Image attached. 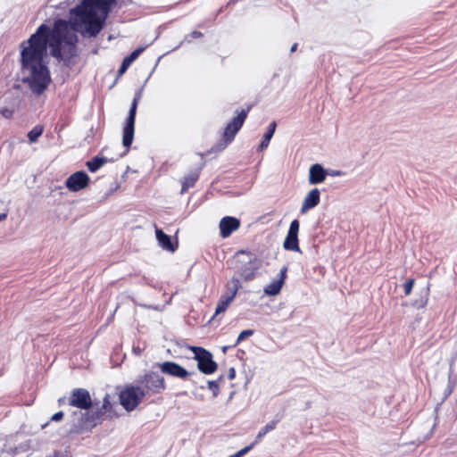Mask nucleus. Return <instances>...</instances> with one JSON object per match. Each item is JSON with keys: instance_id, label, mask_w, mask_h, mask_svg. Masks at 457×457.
Here are the masks:
<instances>
[{"instance_id": "ea45409f", "label": "nucleus", "mask_w": 457, "mask_h": 457, "mask_svg": "<svg viewBox=\"0 0 457 457\" xmlns=\"http://www.w3.org/2000/svg\"><path fill=\"white\" fill-rule=\"evenodd\" d=\"M62 403V398L59 399V403Z\"/></svg>"}, {"instance_id": "c9c22d12", "label": "nucleus", "mask_w": 457, "mask_h": 457, "mask_svg": "<svg viewBox=\"0 0 457 457\" xmlns=\"http://www.w3.org/2000/svg\"><path fill=\"white\" fill-rule=\"evenodd\" d=\"M329 174L332 176H340V175H342V172L340 170H333V171L329 172Z\"/></svg>"}, {"instance_id": "cd10ccee", "label": "nucleus", "mask_w": 457, "mask_h": 457, "mask_svg": "<svg viewBox=\"0 0 457 457\" xmlns=\"http://www.w3.org/2000/svg\"><path fill=\"white\" fill-rule=\"evenodd\" d=\"M144 50H145V47H138L137 49L134 50L129 56H127L125 58L132 63L144 52Z\"/></svg>"}, {"instance_id": "20e7f679", "label": "nucleus", "mask_w": 457, "mask_h": 457, "mask_svg": "<svg viewBox=\"0 0 457 457\" xmlns=\"http://www.w3.org/2000/svg\"><path fill=\"white\" fill-rule=\"evenodd\" d=\"M136 383L144 389L145 395H157L166 388L164 378L154 371H148L139 376Z\"/></svg>"}, {"instance_id": "393cba45", "label": "nucleus", "mask_w": 457, "mask_h": 457, "mask_svg": "<svg viewBox=\"0 0 457 457\" xmlns=\"http://www.w3.org/2000/svg\"><path fill=\"white\" fill-rule=\"evenodd\" d=\"M222 379V377H220L218 380H209L208 387L212 391L213 396H217L219 395V384L218 382Z\"/></svg>"}, {"instance_id": "473e14b6", "label": "nucleus", "mask_w": 457, "mask_h": 457, "mask_svg": "<svg viewBox=\"0 0 457 457\" xmlns=\"http://www.w3.org/2000/svg\"><path fill=\"white\" fill-rule=\"evenodd\" d=\"M236 377V371L234 368H230L228 370V378L229 380L234 379Z\"/></svg>"}, {"instance_id": "aec40b11", "label": "nucleus", "mask_w": 457, "mask_h": 457, "mask_svg": "<svg viewBox=\"0 0 457 457\" xmlns=\"http://www.w3.org/2000/svg\"><path fill=\"white\" fill-rule=\"evenodd\" d=\"M276 122L275 121H272L271 123H270L269 125V128H268V130L267 132L264 134L263 136V139L262 140L260 145H259V150L262 151L264 149H266L270 144V139L272 138L274 133H275V130H276Z\"/></svg>"}, {"instance_id": "7c9ffc66", "label": "nucleus", "mask_w": 457, "mask_h": 457, "mask_svg": "<svg viewBox=\"0 0 457 457\" xmlns=\"http://www.w3.org/2000/svg\"><path fill=\"white\" fill-rule=\"evenodd\" d=\"M427 303V299H420L413 303V306L417 309L423 308Z\"/></svg>"}, {"instance_id": "423d86ee", "label": "nucleus", "mask_w": 457, "mask_h": 457, "mask_svg": "<svg viewBox=\"0 0 457 457\" xmlns=\"http://www.w3.org/2000/svg\"><path fill=\"white\" fill-rule=\"evenodd\" d=\"M190 350L195 354L197 368L202 373L210 375L217 370L218 364L213 361L212 354L209 351L200 346H191Z\"/></svg>"}, {"instance_id": "72a5a7b5", "label": "nucleus", "mask_w": 457, "mask_h": 457, "mask_svg": "<svg viewBox=\"0 0 457 457\" xmlns=\"http://www.w3.org/2000/svg\"><path fill=\"white\" fill-rule=\"evenodd\" d=\"M190 36L194 38H197L203 36V34L199 31H193Z\"/></svg>"}, {"instance_id": "e433bc0d", "label": "nucleus", "mask_w": 457, "mask_h": 457, "mask_svg": "<svg viewBox=\"0 0 457 457\" xmlns=\"http://www.w3.org/2000/svg\"><path fill=\"white\" fill-rule=\"evenodd\" d=\"M3 115H4L5 117H8V115L11 113V112L7 109H4L3 112H2Z\"/></svg>"}, {"instance_id": "6ab92c4d", "label": "nucleus", "mask_w": 457, "mask_h": 457, "mask_svg": "<svg viewBox=\"0 0 457 457\" xmlns=\"http://www.w3.org/2000/svg\"><path fill=\"white\" fill-rule=\"evenodd\" d=\"M109 161L106 157L96 156L92 160L87 161L86 165L90 172H96Z\"/></svg>"}, {"instance_id": "5701e85b", "label": "nucleus", "mask_w": 457, "mask_h": 457, "mask_svg": "<svg viewBox=\"0 0 457 457\" xmlns=\"http://www.w3.org/2000/svg\"><path fill=\"white\" fill-rule=\"evenodd\" d=\"M232 302H233V300L231 299V297H228L225 295H221V297L217 304L214 315L216 316L220 313H223L228 309V307L230 305V303Z\"/></svg>"}, {"instance_id": "c85d7f7f", "label": "nucleus", "mask_w": 457, "mask_h": 457, "mask_svg": "<svg viewBox=\"0 0 457 457\" xmlns=\"http://www.w3.org/2000/svg\"><path fill=\"white\" fill-rule=\"evenodd\" d=\"M414 283H415V280L413 278H410L404 283L403 287H404V294L406 295H409L411 293Z\"/></svg>"}, {"instance_id": "dca6fc26", "label": "nucleus", "mask_w": 457, "mask_h": 457, "mask_svg": "<svg viewBox=\"0 0 457 457\" xmlns=\"http://www.w3.org/2000/svg\"><path fill=\"white\" fill-rule=\"evenodd\" d=\"M286 272H287V268L284 267L280 271V275H281L280 278L272 281L271 283H270L269 285H267L264 287L263 291H264L265 295L273 296V295H277L280 292L283 283H284V280H285V278H286Z\"/></svg>"}, {"instance_id": "6e6552de", "label": "nucleus", "mask_w": 457, "mask_h": 457, "mask_svg": "<svg viewBox=\"0 0 457 457\" xmlns=\"http://www.w3.org/2000/svg\"><path fill=\"white\" fill-rule=\"evenodd\" d=\"M248 112H249V109L241 110V112L237 114V116L235 117L230 122H228L227 124V126L224 129V133H223V138H224L226 145H228L233 141L235 136L242 128V126L247 117Z\"/></svg>"}, {"instance_id": "9d476101", "label": "nucleus", "mask_w": 457, "mask_h": 457, "mask_svg": "<svg viewBox=\"0 0 457 457\" xmlns=\"http://www.w3.org/2000/svg\"><path fill=\"white\" fill-rule=\"evenodd\" d=\"M89 177L85 171L71 174L65 181L66 187L71 192H78L87 187Z\"/></svg>"}, {"instance_id": "39448f33", "label": "nucleus", "mask_w": 457, "mask_h": 457, "mask_svg": "<svg viewBox=\"0 0 457 457\" xmlns=\"http://www.w3.org/2000/svg\"><path fill=\"white\" fill-rule=\"evenodd\" d=\"M141 95H142V90H139L135 94L133 101L131 103L129 112V115L126 119L125 125L123 128L122 145L127 148L131 145L133 138H134L135 119H136L137 104L141 98Z\"/></svg>"}, {"instance_id": "4be33fe9", "label": "nucleus", "mask_w": 457, "mask_h": 457, "mask_svg": "<svg viewBox=\"0 0 457 457\" xmlns=\"http://www.w3.org/2000/svg\"><path fill=\"white\" fill-rule=\"evenodd\" d=\"M278 422V420H271L270 422L267 423L257 434L254 442L258 444L261 442V440L265 436L266 434L269 432L274 430L276 428L277 423Z\"/></svg>"}, {"instance_id": "a19ab883", "label": "nucleus", "mask_w": 457, "mask_h": 457, "mask_svg": "<svg viewBox=\"0 0 457 457\" xmlns=\"http://www.w3.org/2000/svg\"><path fill=\"white\" fill-rule=\"evenodd\" d=\"M125 4V1L124 0H121V4Z\"/></svg>"}, {"instance_id": "a211bd4d", "label": "nucleus", "mask_w": 457, "mask_h": 457, "mask_svg": "<svg viewBox=\"0 0 457 457\" xmlns=\"http://www.w3.org/2000/svg\"><path fill=\"white\" fill-rule=\"evenodd\" d=\"M241 287L240 280L237 277H233L230 281H228L226 285V293L224 294L228 297H231L234 300L235 296L237 294V291Z\"/></svg>"}, {"instance_id": "a878e982", "label": "nucleus", "mask_w": 457, "mask_h": 457, "mask_svg": "<svg viewBox=\"0 0 457 457\" xmlns=\"http://www.w3.org/2000/svg\"><path fill=\"white\" fill-rule=\"evenodd\" d=\"M253 329H245V330H243V331L239 334V336H238V337H237V341H236V343H235L234 346L237 345L241 341H243V340H244V339H245L246 337H251V336H253Z\"/></svg>"}, {"instance_id": "7ed1b4c3", "label": "nucleus", "mask_w": 457, "mask_h": 457, "mask_svg": "<svg viewBox=\"0 0 457 457\" xmlns=\"http://www.w3.org/2000/svg\"><path fill=\"white\" fill-rule=\"evenodd\" d=\"M145 397L144 389L137 385L126 386L119 395L120 405L127 411H134Z\"/></svg>"}, {"instance_id": "4468645a", "label": "nucleus", "mask_w": 457, "mask_h": 457, "mask_svg": "<svg viewBox=\"0 0 457 457\" xmlns=\"http://www.w3.org/2000/svg\"><path fill=\"white\" fill-rule=\"evenodd\" d=\"M320 192L318 188L312 189L304 197L302 207H301V212L305 213L307 211L314 208L317 206L320 203Z\"/></svg>"}, {"instance_id": "9b49d317", "label": "nucleus", "mask_w": 457, "mask_h": 457, "mask_svg": "<svg viewBox=\"0 0 457 457\" xmlns=\"http://www.w3.org/2000/svg\"><path fill=\"white\" fill-rule=\"evenodd\" d=\"M157 366L162 373L180 379H185L191 374L185 368L174 361H164L158 363Z\"/></svg>"}, {"instance_id": "c756f323", "label": "nucleus", "mask_w": 457, "mask_h": 457, "mask_svg": "<svg viewBox=\"0 0 457 457\" xmlns=\"http://www.w3.org/2000/svg\"><path fill=\"white\" fill-rule=\"evenodd\" d=\"M131 65V62L128 61L126 58L122 61V63L118 71V74L120 76L126 72L129 67Z\"/></svg>"}, {"instance_id": "412c9836", "label": "nucleus", "mask_w": 457, "mask_h": 457, "mask_svg": "<svg viewBox=\"0 0 457 457\" xmlns=\"http://www.w3.org/2000/svg\"><path fill=\"white\" fill-rule=\"evenodd\" d=\"M198 178H199L198 171L191 172L190 174L186 176L184 178V181L182 183L181 194L185 193L187 189L194 187V185L197 181Z\"/></svg>"}, {"instance_id": "4c0bfd02", "label": "nucleus", "mask_w": 457, "mask_h": 457, "mask_svg": "<svg viewBox=\"0 0 457 457\" xmlns=\"http://www.w3.org/2000/svg\"><path fill=\"white\" fill-rule=\"evenodd\" d=\"M7 217V214L6 213H0V221L5 220Z\"/></svg>"}, {"instance_id": "f257e3e1", "label": "nucleus", "mask_w": 457, "mask_h": 457, "mask_svg": "<svg viewBox=\"0 0 457 457\" xmlns=\"http://www.w3.org/2000/svg\"><path fill=\"white\" fill-rule=\"evenodd\" d=\"M116 0H82L70 12L71 21L59 19L53 29L41 24L29 38L20 45L22 81L37 96L48 87L51 78L44 62L47 46L53 57L70 62L77 54V31L83 29L96 37L103 29L104 22Z\"/></svg>"}, {"instance_id": "ddd939ff", "label": "nucleus", "mask_w": 457, "mask_h": 457, "mask_svg": "<svg viewBox=\"0 0 457 457\" xmlns=\"http://www.w3.org/2000/svg\"><path fill=\"white\" fill-rule=\"evenodd\" d=\"M219 228L220 237L227 238L240 228V220L236 217L225 216L220 220Z\"/></svg>"}, {"instance_id": "2f4dec72", "label": "nucleus", "mask_w": 457, "mask_h": 457, "mask_svg": "<svg viewBox=\"0 0 457 457\" xmlns=\"http://www.w3.org/2000/svg\"><path fill=\"white\" fill-rule=\"evenodd\" d=\"M63 418V411H58L51 417L52 421H60Z\"/></svg>"}, {"instance_id": "f03ea898", "label": "nucleus", "mask_w": 457, "mask_h": 457, "mask_svg": "<svg viewBox=\"0 0 457 457\" xmlns=\"http://www.w3.org/2000/svg\"><path fill=\"white\" fill-rule=\"evenodd\" d=\"M233 265L235 272L244 280L249 281L255 278V273L260 269L262 262L250 252L238 251L233 258Z\"/></svg>"}, {"instance_id": "f8f14e48", "label": "nucleus", "mask_w": 457, "mask_h": 457, "mask_svg": "<svg viewBox=\"0 0 457 457\" xmlns=\"http://www.w3.org/2000/svg\"><path fill=\"white\" fill-rule=\"evenodd\" d=\"M299 221L298 220H294L290 223V227L286 237V239L283 243V246L286 250L300 252L299 245H298V232H299Z\"/></svg>"}, {"instance_id": "f704fd0d", "label": "nucleus", "mask_w": 457, "mask_h": 457, "mask_svg": "<svg viewBox=\"0 0 457 457\" xmlns=\"http://www.w3.org/2000/svg\"><path fill=\"white\" fill-rule=\"evenodd\" d=\"M297 46H298V44H297V43H294V44L292 45L291 48H290V52H291V53L295 52V51H296V49H297Z\"/></svg>"}, {"instance_id": "bb28decb", "label": "nucleus", "mask_w": 457, "mask_h": 457, "mask_svg": "<svg viewBox=\"0 0 457 457\" xmlns=\"http://www.w3.org/2000/svg\"><path fill=\"white\" fill-rule=\"evenodd\" d=\"M256 445L255 442H253L251 445L244 447L243 449L237 452L235 454L230 455L229 457H243L245 454H246L253 447Z\"/></svg>"}, {"instance_id": "58836bf2", "label": "nucleus", "mask_w": 457, "mask_h": 457, "mask_svg": "<svg viewBox=\"0 0 457 457\" xmlns=\"http://www.w3.org/2000/svg\"><path fill=\"white\" fill-rule=\"evenodd\" d=\"M230 346H223L222 352L225 353Z\"/></svg>"}, {"instance_id": "b1692460", "label": "nucleus", "mask_w": 457, "mask_h": 457, "mask_svg": "<svg viewBox=\"0 0 457 457\" xmlns=\"http://www.w3.org/2000/svg\"><path fill=\"white\" fill-rule=\"evenodd\" d=\"M43 133V127L36 126L34 127L28 134V137L30 143H35L37 141L38 137Z\"/></svg>"}, {"instance_id": "2eb2a0df", "label": "nucleus", "mask_w": 457, "mask_h": 457, "mask_svg": "<svg viewBox=\"0 0 457 457\" xmlns=\"http://www.w3.org/2000/svg\"><path fill=\"white\" fill-rule=\"evenodd\" d=\"M328 172L319 163H315L310 167L309 170V183L311 185H317L322 183L326 179Z\"/></svg>"}, {"instance_id": "1a4fd4ad", "label": "nucleus", "mask_w": 457, "mask_h": 457, "mask_svg": "<svg viewBox=\"0 0 457 457\" xmlns=\"http://www.w3.org/2000/svg\"><path fill=\"white\" fill-rule=\"evenodd\" d=\"M69 404L80 410H88L92 407L93 402L87 389L76 388L71 391Z\"/></svg>"}, {"instance_id": "f3484780", "label": "nucleus", "mask_w": 457, "mask_h": 457, "mask_svg": "<svg viewBox=\"0 0 457 457\" xmlns=\"http://www.w3.org/2000/svg\"><path fill=\"white\" fill-rule=\"evenodd\" d=\"M156 239L161 245V247L164 250L174 252L175 248L170 241V237L166 235L162 229H155Z\"/></svg>"}, {"instance_id": "0eeeda50", "label": "nucleus", "mask_w": 457, "mask_h": 457, "mask_svg": "<svg viewBox=\"0 0 457 457\" xmlns=\"http://www.w3.org/2000/svg\"><path fill=\"white\" fill-rule=\"evenodd\" d=\"M110 406V396L109 395H105L102 406L96 412L90 413L87 411L83 415L82 422L78 426V429L82 430L96 427Z\"/></svg>"}]
</instances>
